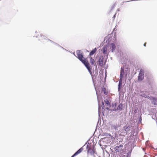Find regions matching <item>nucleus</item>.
<instances>
[{"mask_svg": "<svg viewBox=\"0 0 157 157\" xmlns=\"http://www.w3.org/2000/svg\"><path fill=\"white\" fill-rule=\"evenodd\" d=\"M76 54L77 58L85 65L90 73H91V68L88 62L87 58H84L82 51L80 50H77L76 51Z\"/></svg>", "mask_w": 157, "mask_h": 157, "instance_id": "f257e3e1", "label": "nucleus"}, {"mask_svg": "<svg viewBox=\"0 0 157 157\" xmlns=\"http://www.w3.org/2000/svg\"><path fill=\"white\" fill-rule=\"evenodd\" d=\"M41 37L42 39H47V37L46 36H43L42 35H41Z\"/></svg>", "mask_w": 157, "mask_h": 157, "instance_id": "f3484780", "label": "nucleus"}, {"mask_svg": "<svg viewBox=\"0 0 157 157\" xmlns=\"http://www.w3.org/2000/svg\"><path fill=\"white\" fill-rule=\"evenodd\" d=\"M102 103H103V105H104V103H103V102H102Z\"/></svg>", "mask_w": 157, "mask_h": 157, "instance_id": "412c9836", "label": "nucleus"}, {"mask_svg": "<svg viewBox=\"0 0 157 157\" xmlns=\"http://www.w3.org/2000/svg\"><path fill=\"white\" fill-rule=\"evenodd\" d=\"M97 48H95L94 49H93L91 52H90L89 55L91 56L94 54L97 51Z\"/></svg>", "mask_w": 157, "mask_h": 157, "instance_id": "0eeeda50", "label": "nucleus"}, {"mask_svg": "<svg viewBox=\"0 0 157 157\" xmlns=\"http://www.w3.org/2000/svg\"><path fill=\"white\" fill-rule=\"evenodd\" d=\"M140 95L141 96H142L143 97H144V98H147L149 99V96H147V95L146 94H141Z\"/></svg>", "mask_w": 157, "mask_h": 157, "instance_id": "dca6fc26", "label": "nucleus"}, {"mask_svg": "<svg viewBox=\"0 0 157 157\" xmlns=\"http://www.w3.org/2000/svg\"><path fill=\"white\" fill-rule=\"evenodd\" d=\"M104 101L106 104L108 106H110V103L108 100L106 99Z\"/></svg>", "mask_w": 157, "mask_h": 157, "instance_id": "f8f14e48", "label": "nucleus"}, {"mask_svg": "<svg viewBox=\"0 0 157 157\" xmlns=\"http://www.w3.org/2000/svg\"><path fill=\"white\" fill-rule=\"evenodd\" d=\"M107 109H109V108H106Z\"/></svg>", "mask_w": 157, "mask_h": 157, "instance_id": "4be33fe9", "label": "nucleus"}, {"mask_svg": "<svg viewBox=\"0 0 157 157\" xmlns=\"http://www.w3.org/2000/svg\"><path fill=\"white\" fill-rule=\"evenodd\" d=\"M83 150V147H81L80 149H79L73 155L71 156V157H74L76 155L80 154Z\"/></svg>", "mask_w": 157, "mask_h": 157, "instance_id": "20e7f679", "label": "nucleus"}, {"mask_svg": "<svg viewBox=\"0 0 157 157\" xmlns=\"http://www.w3.org/2000/svg\"><path fill=\"white\" fill-rule=\"evenodd\" d=\"M99 65L100 66L102 67L103 66V59L100 58L99 59Z\"/></svg>", "mask_w": 157, "mask_h": 157, "instance_id": "1a4fd4ad", "label": "nucleus"}, {"mask_svg": "<svg viewBox=\"0 0 157 157\" xmlns=\"http://www.w3.org/2000/svg\"><path fill=\"white\" fill-rule=\"evenodd\" d=\"M48 41H51L50 40H49V39H48Z\"/></svg>", "mask_w": 157, "mask_h": 157, "instance_id": "aec40b11", "label": "nucleus"}, {"mask_svg": "<svg viewBox=\"0 0 157 157\" xmlns=\"http://www.w3.org/2000/svg\"><path fill=\"white\" fill-rule=\"evenodd\" d=\"M123 107V105L121 103L118 105L117 109H115V110H122Z\"/></svg>", "mask_w": 157, "mask_h": 157, "instance_id": "6e6552de", "label": "nucleus"}, {"mask_svg": "<svg viewBox=\"0 0 157 157\" xmlns=\"http://www.w3.org/2000/svg\"><path fill=\"white\" fill-rule=\"evenodd\" d=\"M123 76L121 77V76H120V79L119 81V86L120 84H122V78Z\"/></svg>", "mask_w": 157, "mask_h": 157, "instance_id": "2eb2a0df", "label": "nucleus"}, {"mask_svg": "<svg viewBox=\"0 0 157 157\" xmlns=\"http://www.w3.org/2000/svg\"><path fill=\"white\" fill-rule=\"evenodd\" d=\"M101 51L104 55L107 54V46L105 45L102 48Z\"/></svg>", "mask_w": 157, "mask_h": 157, "instance_id": "39448f33", "label": "nucleus"}, {"mask_svg": "<svg viewBox=\"0 0 157 157\" xmlns=\"http://www.w3.org/2000/svg\"><path fill=\"white\" fill-rule=\"evenodd\" d=\"M149 98L150 99L152 100L153 104L154 105H156V103H157V98L151 97H149Z\"/></svg>", "mask_w": 157, "mask_h": 157, "instance_id": "423d86ee", "label": "nucleus"}, {"mask_svg": "<svg viewBox=\"0 0 157 157\" xmlns=\"http://www.w3.org/2000/svg\"><path fill=\"white\" fill-rule=\"evenodd\" d=\"M144 72L141 70L140 71V73L138 76V80L139 81H141L144 78Z\"/></svg>", "mask_w": 157, "mask_h": 157, "instance_id": "7ed1b4c3", "label": "nucleus"}, {"mask_svg": "<svg viewBox=\"0 0 157 157\" xmlns=\"http://www.w3.org/2000/svg\"><path fill=\"white\" fill-rule=\"evenodd\" d=\"M124 129L126 132H128L130 130V127H129L128 126H124Z\"/></svg>", "mask_w": 157, "mask_h": 157, "instance_id": "9b49d317", "label": "nucleus"}, {"mask_svg": "<svg viewBox=\"0 0 157 157\" xmlns=\"http://www.w3.org/2000/svg\"><path fill=\"white\" fill-rule=\"evenodd\" d=\"M102 90L104 91V94H106L107 93L106 92V90L105 88H103L102 89Z\"/></svg>", "mask_w": 157, "mask_h": 157, "instance_id": "a211bd4d", "label": "nucleus"}, {"mask_svg": "<svg viewBox=\"0 0 157 157\" xmlns=\"http://www.w3.org/2000/svg\"><path fill=\"white\" fill-rule=\"evenodd\" d=\"M124 73V70L123 67H121V70L120 75L121 77L123 76Z\"/></svg>", "mask_w": 157, "mask_h": 157, "instance_id": "9d476101", "label": "nucleus"}, {"mask_svg": "<svg viewBox=\"0 0 157 157\" xmlns=\"http://www.w3.org/2000/svg\"><path fill=\"white\" fill-rule=\"evenodd\" d=\"M144 46L145 47L146 46V43H145L144 44Z\"/></svg>", "mask_w": 157, "mask_h": 157, "instance_id": "6ab92c4d", "label": "nucleus"}, {"mask_svg": "<svg viewBox=\"0 0 157 157\" xmlns=\"http://www.w3.org/2000/svg\"><path fill=\"white\" fill-rule=\"evenodd\" d=\"M90 63L92 65L94 64V59L91 57H90Z\"/></svg>", "mask_w": 157, "mask_h": 157, "instance_id": "4468645a", "label": "nucleus"}, {"mask_svg": "<svg viewBox=\"0 0 157 157\" xmlns=\"http://www.w3.org/2000/svg\"><path fill=\"white\" fill-rule=\"evenodd\" d=\"M115 105H116V104L115 103Z\"/></svg>", "mask_w": 157, "mask_h": 157, "instance_id": "5701e85b", "label": "nucleus"}, {"mask_svg": "<svg viewBox=\"0 0 157 157\" xmlns=\"http://www.w3.org/2000/svg\"><path fill=\"white\" fill-rule=\"evenodd\" d=\"M111 45H112V51L113 52V51L115 49L116 46L114 44H111Z\"/></svg>", "mask_w": 157, "mask_h": 157, "instance_id": "ddd939ff", "label": "nucleus"}, {"mask_svg": "<svg viewBox=\"0 0 157 157\" xmlns=\"http://www.w3.org/2000/svg\"><path fill=\"white\" fill-rule=\"evenodd\" d=\"M123 146L122 145H120L119 146H116L115 148V152L116 154H118L119 152L121 154L123 151Z\"/></svg>", "mask_w": 157, "mask_h": 157, "instance_id": "f03ea898", "label": "nucleus"}]
</instances>
